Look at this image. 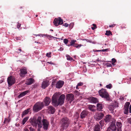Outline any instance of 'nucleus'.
<instances>
[{
    "instance_id": "10",
    "label": "nucleus",
    "mask_w": 131,
    "mask_h": 131,
    "mask_svg": "<svg viewBox=\"0 0 131 131\" xmlns=\"http://www.w3.org/2000/svg\"><path fill=\"white\" fill-rule=\"evenodd\" d=\"M104 116V114L102 113H97L94 116V118L97 121H99Z\"/></svg>"
},
{
    "instance_id": "37",
    "label": "nucleus",
    "mask_w": 131,
    "mask_h": 131,
    "mask_svg": "<svg viewBox=\"0 0 131 131\" xmlns=\"http://www.w3.org/2000/svg\"><path fill=\"white\" fill-rule=\"evenodd\" d=\"M130 103L129 102H127L125 104L124 106H129Z\"/></svg>"
},
{
    "instance_id": "26",
    "label": "nucleus",
    "mask_w": 131,
    "mask_h": 131,
    "mask_svg": "<svg viewBox=\"0 0 131 131\" xmlns=\"http://www.w3.org/2000/svg\"><path fill=\"white\" fill-rule=\"evenodd\" d=\"M29 118V117H26L25 118H24L22 122V124L23 125H24L25 124V123L28 120Z\"/></svg>"
},
{
    "instance_id": "14",
    "label": "nucleus",
    "mask_w": 131,
    "mask_h": 131,
    "mask_svg": "<svg viewBox=\"0 0 131 131\" xmlns=\"http://www.w3.org/2000/svg\"><path fill=\"white\" fill-rule=\"evenodd\" d=\"M66 96L67 99L71 101H72L74 99V96L72 94H68Z\"/></svg>"
},
{
    "instance_id": "60",
    "label": "nucleus",
    "mask_w": 131,
    "mask_h": 131,
    "mask_svg": "<svg viewBox=\"0 0 131 131\" xmlns=\"http://www.w3.org/2000/svg\"><path fill=\"white\" fill-rule=\"evenodd\" d=\"M24 131H29V130L27 128H25L24 129Z\"/></svg>"
},
{
    "instance_id": "20",
    "label": "nucleus",
    "mask_w": 131,
    "mask_h": 131,
    "mask_svg": "<svg viewBox=\"0 0 131 131\" xmlns=\"http://www.w3.org/2000/svg\"><path fill=\"white\" fill-rule=\"evenodd\" d=\"M34 80L32 78H29L27 80L26 84L28 85H30L34 82Z\"/></svg>"
},
{
    "instance_id": "24",
    "label": "nucleus",
    "mask_w": 131,
    "mask_h": 131,
    "mask_svg": "<svg viewBox=\"0 0 131 131\" xmlns=\"http://www.w3.org/2000/svg\"><path fill=\"white\" fill-rule=\"evenodd\" d=\"M29 109H28L27 110H25L24 111L22 114V117L24 116L25 115L27 114L29 112Z\"/></svg>"
},
{
    "instance_id": "52",
    "label": "nucleus",
    "mask_w": 131,
    "mask_h": 131,
    "mask_svg": "<svg viewBox=\"0 0 131 131\" xmlns=\"http://www.w3.org/2000/svg\"><path fill=\"white\" fill-rule=\"evenodd\" d=\"M68 24H67V23H65L64 25H63V26H65V27H68Z\"/></svg>"
},
{
    "instance_id": "29",
    "label": "nucleus",
    "mask_w": 131,
    "mask_h": 131,
    "mask_svg": "<svg viewBox=\"0 0 131 131\" xmlns=\"http://www.w3.org/2000/svg\"><path fill=\"white\" fill-rule=\"evenodd\" d=\"M128 107H126L125 108L124 110V113L125 114H127L128 113Z\"/></svg>"
},
{
    "instance_id": "58",
    "label": "nucleus",
    "mask_w": 131,
    "mask_h": 131,
    "mask_svg": "<svg viewBox=\"0 0 131 131\" xmlns=\"http://www.w3.org/2000/svg\"><path fill=\"white\" fill-rule=\"evenodd\" d=\"M92 25L94 26L93 27H96V28H97V27H96V25L94 24H92Z\"/></svg>"
},
{
    "instance_id": "53",
    "label": "nucleus",
    "mask_w": 131,
    "mask_h": 131,
    "mask_svg": "<svg viewBox=\"0 0 131 131\" xmlns=\"http://www.w3.org/2000/svg\"><path fill=\"white\" fill-rule=\"evenodd\" d=\"M21 24L18 23V25L17 26V27L18 28H19L20 27Z\"/></svg>"
},
{
    "instance_id": "63",
    "label": "nucleus",
    "mask_w": 131,
    "mask_h": 131,
    "mask_svg": "<svg viewBox=\"0 0 131 131\" xmlns=\"http://www.w3.org/2000/svg\"><path fill=\"white\" fill-rule=\"evenodd\" d=\"M91 28L92 30H94L96 28V27H92Z\"/></svg>"
},
{
    "instance_id": "15",
    "label": "nucleus",
    "mask_w": 131,
    "mask_h": 131,
    "mask_svg": "<svg viewBox=\"0 0 131 131\" xmlns=\"http://www.w3.org/2000/svg\"><path fill=\"white\" fill-rule=\"evenodd\" d=\"M88 112L85 110L83 111L81 113L80 116L81 118H83L87 115Z\"/></svg>"
},
{
    "instance_id": "62",
    "label": "nucleus",
    "mask_w": 131,
    "mask_h": 131,
    "mask_svg": "<svg viewBox=\"0 0 131 131\" xmlns=\"http://www.w3.org/2000/svg\"><path fill=\"white\" fill-rule=\"evenodd\" d=\"M129 112L130 113H131V107H129Z\"/></svg>"
},
{
    "instance_id": "54",
    "label": "nucleus",
    "mask_w": 131,
    "mask_h": 131,
    "mask_svg": "<svg viewBox=\"0 0 131 131\" xmlns=\"http://www.w3.org/2000/svg\"><path fill=\"white\" fill-rule=\"evenodd\" d=\"M5 119L6 121L7 122H9L10 121V119L8 118L7 119V118H5Z\"/></svg>"
},
{
    "instance_id": "39",
    "label": "nucleus",
    "mask_w": 131,
    "mask_h": 131,
    "mask_svg": "<svg viewBox=\"0 0 131 131\" xmlns=\"http://www.w3.org/2000/svg\"><path fill=\"white\" fill-rule=\"evenodd\" d=\"M102 107H97V109L98 111H102Z\"/></svg>"
},
{
    "instance_id": "28",
    "label": "nucleus",
    "mask_w": 131,
    "mask_h": 131,
    "mask_svg": "<svg viewBox=\"0 0 131 131\" xmlns=\"http://www.w3.org/2000/svg\"><path fill=\"white\" fill-rule=\"evenodd\" d=\"M66 57H67V59L69 61H71L72 60L74 61V60H73L72 58L70 57L69 55H67L66 56Z\"/></svg>"
},
{
    "instance_id": "36",
    "label": "nucleus",
    "mask_w": 131,
    "mask_h": 131,
    "mask_svg": "<svg viewBox=\"0 0 131 131\" xmlns=\"http://www.w3.org/2000/svg\"><path fill=\"white\" fill-rule=\"evenodd\" d=\"M99 123L100 124L101 126L102 127L103 126L104 121H103L101 120L100 121Z\"/></svg>"
},
{
    "instance_id": "11",
    "label": "nucleus",
    "mask_w": 131,
    "mask_h": 131,
    "mask_svg": "<svg viewBox=\"0 0 131 131\" xmlns=\"http://www.w3.org/2000/svg\"><path fill=\"white\" fill-rule=\"evenodd\" d=\"M20 73H19V75L21 77H23L25 76V75L27 74V70L25 68L20 69Z\"/></svg>"
},
{
    "instance_id": "13",
    "label": "nucleus",
    "mask_w": 131,
    "mask_h": 131,
    "mask_svg": "<svg viewBox=\"0 0 131 131\" xmlns=\"http://www.w3.org/2000/svg\"><path fill=\"white\" fill-rule=\"evenodd\" d=\"M110 129L112 130L115 131L116 129L115 124L114 123H112L110 126L108 128L107 130L110 131Z\"/></svg>"
},
{
    "instance_id": "16",
    "label": "nucleus",
    "mask_w": 131,
    "mask_h": 131,
    "mask_svg": "<svg viewBox=\"0 0 131 131\" xmlns=\"http://www.w3.org/2000/svg\"><path fill=\"white\" fill-rule=\"evenodd\" d=\"M48 83V82L46 81L43 82L42 83V88L43 89H45L49 85Z\"/></svg>"
},
{
    "instance_id": "3",
    "label": "nucleus",
    "mask_w": 131,
    "mask_h": 131,
    "mask_svg": "<svg viewBox=\"0 0 131 131\" xmlns=\"http://www.w3.org/2000/svg\"><path fill=\"white\" fill-rule=\"evenodd\" d=\"M100 95L102 98L106 99V100L110 101L111 100L110 95L106 89H102L99 91Z\"/></svg>"
},
{
    "instance_id": "9",
    "label": "nucleus",
    "mask_w": 131,
    "mask_h": 131,
    "mask_svg": "<svg viewBox=\"0 0 131 131\" xmlns=\"http://www.w3.org/2000/svg\"><path fill=\"white\" fill-rule=\"evenodd\" d=\"M54 24L56 26H58L59 25L62 24L63 23V20L60 17L58 18H56L53 21Z\"/></svg>"
},
{
    "instance_id": "6",
    "label": "nucleus",
    "mask_w": 131,
    "mask_h": 131,
    "mask_svg": "<svg viewBox=\"0 0 131 131\" xmlns=\"http://www.w3.org/2000/svg\"><path fill=\"white\" fill-rule=\"evenodd\" d=\"M42 127L44 130H47L50 126L49 122L46 119L41 120Z\"/></svg>"
},
{
    "instance_id": "56",
    "label": "nucleus",
    "mask_w": 131,
    "mask_h": 131,
    "mask_svg": "<svg viewBox=\"0 0 131 131\" xmlns=\"http://www.w3.org/2000/svg\"><path fill=\"white\" fill-rule=\"evenodd\" d=\"M119 99L121 100H123L124 99V97L123 96H121L119 98Z\"/></svg>"
},
{
    "instance_id": "5",
    "label": "nucleus",
    "mask_w": 131,
    "mask_h": 131,
    "mask_svg": "<svg viewBox=\"0 0 131 131\" xmlns=\"http://www.w3.org/2000/svg\"><path fill=\"white\" fill-rule=\"evenodd\" d=\"M70 122L69 119L67 117L63 118L61 121V129H66L68 126Z\"/></svg>"
},
{
    "instance_id": "42",
    "label": "nucleus",
    "mask_w": 131,
    "mask_h": 131,
    "mask_svg": "<svg viewBox=\"0 0 131 131\" xmlns=\"http://www.w3.org/2000/svg\"><path fill=\"white\" fill-rule=\"evenodd\" d=\"M108 49H102L101 50H100V51H102V52H105L108 51Z\"/></svg>"
},
{
    "instance_id": "44",
    "label": "nucleus",
    "mask_w": 131,
    "mask_h": 131,
    "mask_svg": "<svg viewBox=\"0 0 131 131\" xmlns=\"http://www.w3.org/2000/svg\"><path fill=\"white\" fill-rule=\"evenodd\" d=\"M73 25L74 24L73 23H71L70 24L69 26L71 29L73 27Z\"/></svg>"
},
{
    "instance_id": "18",
    "label": "nucleus",
    "mask_w": 131,
    "mask_h": 131,
    "mask_svg": "<svg viewBox=\"0 0 131 131\" xmlns=\"http://www.w3.org/2000/svg\"><path fill=\"white\" fill-rule=\"evenodd\" d=\"M116 125L117 127V131H122L121 127L122 125L121 123L119 122H117L116 123Z\"/></svg>"
},
{
    "instance_id": "19",
    "label": "nucleus",
    "mask_w": 131,
    "mask_h": 131,
    "mask_svg": "<svg viewBox=\"0 0 131 131\" xmlns=\"http://www.w3.org/2000/svg\"><path fill=\"white\" fill-rule=\"evenodd\" d=\"M111 118L112 117L111 115H106L105 116L104 119V120L105 122H110L111 119Z\"/></svg>"
},
{
    "instance_id": "25",
    "label": "nucleus",
    "mask_w": 131,
    "mask_h": 131,
    "mask_svg": "<svg viewBox=\"0 0 131 131\" xmlns=\"http://www.w3.org/2000/svg\"><path fill=\"white\" fill-rule=\"evenodd\" d=\"M91 100L94 103H96L98 101V100L97 98L92 97L90 98Z\"/></svg>"
},
{
    "instance_id": "27",
    "label": "nucleus",
    "mask_w": 131,
    "mask_h": 131,
    "mask_svg": "<svg viewBox=\"0 0 131 131\" xmlns=\"http://www.w3.org/2000/svg\"><path fill=\"white\" fill-rule=\"evenodd\" d=\"M112 61H108V62H112V63L113 65H115V63L116 62V60L115 58H113L112 59Z\"/></svg>"
},
{
    "instance_id": "48",
    "label": "nucleus",
    "mask_w": 131,
    "mask_h": 131,
    "mask_svg": "<svg viewBox=\"0 0 131 131\" xmlns=\"http://www.w3.org/2000/svg\"><path fill=\"white\" fill-rule=\"evenodd\" d=\"M127 119L128 123L131 124V118H128Z\"/></svg>"
},
{
    "instance_id": "61",
    "label": "nucleus",
    "mask_w": 131,
    "mask_h": 131,
    "mask_svg": "<svg viewBox=\"0 0 131 131\" xmlns=\"http://www.w3.org/2000/svg\"><path fill=\"white\" fill-rule=\"evenodd\" d=\"M49 36H48V37H50V38H57L56 37H54L53 36H50L49 35Z\"/></svg>"
},
{
    "instance_id": "2",
    "label": "nucleus",
    "mask_w": 131,
    "mask_h": 131,
    "mask_svg": "<svg viewBox=\"0 0 131 131\" xmlns=\"http://www.w3.org/2000/svg\"><path fill=\"white\" fill-rule=\"evenodd\" d=\"M30 122L31 124L34 126L36 127L38 125L37 131H41L40 128H42L41 123V117L40 116L38 117L37 119L35 117H34L31 119Z\"/></svg>"
},
{
    "instance_id": "40",
    "label": "nucleus",
    "mask_w": 131,
    "mask_h": 131,
    "mask_svg": "<svg viewBox=\"0 0 131 131\" xmlns=\"http://www.w3.org/2000/svg\"><path fill=\"white\" fill-rule=\"evenodd\" d=\"M68 40L67 39H64L63 42L64 43L66 44H67L68 43Z\"/></svg>"
},
{
    "instance_id": "7",
    "label": "nucleus",
    "mask_w": 131,
    "mask_h": 131,
    "mask_svg": "<svg viewBox=\"0 0 131 131\" xmlns=\"http://www.w3.org/2000/svg\"><path fill=\"white\" fill-rule=\"evenodd\" d=\"M77 41L76 40H72L70 42V44L67 45V46L69 47L73 46L74 47L78 49L81 46H83V45L81 44H80L75 43Z\"/></svg>"
},
{
    "instance_id": "31",
    "label": "nucleus",
    "mask_w": 131,
    "mask_h": 131,
    "mask_svg": "<svg viewBox=\"0 0 131 131\" xmlns=\"http://www.w3.org/2000/svg\"><path fill=\"white\" fill-rule=\"evenodd\" d=\"M106 88L107 89H111L112 88V84L110 83L108 85H106Z\"/></svg>"
},
{
    "instance_id": "22",
    "label": "nucleus",
    "mask_w": 131,
    "mask_h": 131,
    "mask_svg": "<svg viewBox=\"0 0 131 131\" xmlns=\"http://www.w3.org/2000/svg\"><path fill=\"white\" fill-rule=\"evenodd\" d=\"M42 109V107H33V111L35 112H37Z\"/></svg>"
},
{
    "instance_id": "64",
    "label": "nucleus",
    "mask_w": 131,
    "mask_h": 131,
    "mask_svg": "<svg viewBox=\"0 0 131 131\" xmlns=\"http://www.w3.org/2000/svg\"><path fill=\"white\" fill-rule=\"evenodd\" d=\"M79 86H78V85H77V86H76V89H79V88L78 87Z\"/></svg>"
},
{
    "instance_id": "38",
    "label": "nucleus",
    "mask_w": 131,
    "mask_h": 131,
    "mask_svg": "<svg viewBox=\"0 0 131 131\" xmlns=\"http://www.w3.org/2000/svg\"><path fill=\"white\" fill-rule=\"evenodd\" d=\"M51 53L50 52L49 53H47L46 54V56L48 57H51V56H50V54Z\"/></svg>"
},
{
    "instance_id": "57",
    "label": "nucleus",
    "mask_w": 131,
    "mask_h": 131,
    "mask_svg": "<svg viewBox=\"0 0 131 131\" xmlns=\"http://www.w3.org/2000/svg\"><path fill=\"white\" fill-rule=\"evenodd\" d=\"M47 63H48L49 64H54L51 61V62H47Z\"/></svg>"
},
{
    "instance_id": "30",
    "label": "nucleus",
    "mask_w": 131,
    "mask_h": 131,
    "mask_svg": "<svg viewBox=\"0 0 131 131\" xmlns=\"http://www.w3.org/2000/svg\"><path fill=\"white\" fill-rule=\"evenodd\" d=\"M110 34H112V32L110 30H106L105 35L107 36H109Z\"/></svg>"
},
{
    "instance_id": "45",
    "label": "nucleus",
    "mask_w": 131,
    "mask_h": 131,
    "mask_svg": "<svg viewBox=\"0 0 131 131\" xmlns=\"http://www.w3.org/2000/svg\"><path fill=\"white\" fill-rule=\"evenodd\" d=\"M28 128L30 130V131H34V129L31 127H29Z\"/></svg>"
},
{
    "instance_id": "32",
    "label": "nucleus",
    "mask_w": 131,
    "mask_h": 131,
    "mask_svg": "<svg viewBox=\"0 0 131 131\" xmlns=\"http://www.w3.org/2000/svg\"><path fill=\"white\" fill-rule=\"evenodd\" d=\"M94 107H89V109L91 111L95 112L96 111V109L94 108Z\"/></svg>"
},
{
    "instance_id": "50",
    "label": "nucleus",
    "mask_w": 131,
    "mask_h": 131,
    "mask_svg": "<svg viewBox=\"0 0 131 131\" xmlns=\"http://www.w3.org/2000/svg\"><path fill=\"white\" fill-rule=\"evenodd\" d=\"M102 106L103 105L102 104L98 103L97 104L96 106Z\"/></svg>"
},
{
    "instance_id": "49",
    "label": "nucleus",
    "mask_w": 131,
    "mask_h": 131,
    "mask_svg": "<svg viewBox=\"0 0 131 131\" xmlns=\"http://www.w3.org/2000/svg\"><path fill=\"white\" fill-rule=\"evenodd\" d=\"M79 115L78 113H76V114L75 117V118H78L79 117Z\"/></svg>"
},
{
    "instance_id": "21",
    "label": "nucleus",
    "mask_w": 131,
    "mask_h": 131,
    "mask_svg": "<svg viewBox=\"0 0 131 131\" xmlns=\"http://www.w3.org/2000/svg\"><path fill=\"white\" fill-rule=\"evenodd\" d=\"M29 92L28 90H27L26 91L23 92L21 93L18 96V97L20 98L21 97L23 96L28 93Z\"/></svg>"
},
{
    "instance_id": "34",
    "label": "nucleus",
    "mask_w": 131,
    "mask_h": 131,
    "mask_svg": "<svg viewBox=\"0 0 131 131\" xmlns=\"http://www.w3.org/2000/svg\"><path fill=\"white\" fill-rule=\"evenodd\" d=\"M113 105L114 106H118V104L117 101H115Z\"/></svg>"
},
{
    "instance_id": "4",
    "label": "nucleus",
    "mask_w": 131,
    "mask_h": 131,
    "mask_svg": "<svg viewBox=\"0 0 131 131\" xmlns=\"http://www.w3.org/2000/svg\"><path fill=\"white\" fill-rule=\"evenodd\" d=\"M51 101V99L48 97H46L44 99V103L38 102L36 103L33 106H44L49 105Z\"/></svg>"
},
{
    "instance_id": "55",
    "label": "nucleus",
    "mask_w": 131,
    "mask_h": 131,
    "mask_svg": "<svg viewBox=\"0 0 131 131\" xmlns=\"http://www.w3.org/2000/svg\"><path fill=\"white\" fill-rule=\"evenodd\" d=\"M93 51L94 52H100V50H96L95 49H93Z\"/></svg>"
},
{
    "instance_id": "12",
    "label": "nucleus",
    "mask_w": 131,
    "mask_h": 131,
    "mask_svg": "<svg viewBox=\"0 0 131 131\" xmlns=\"http://www.w3.org/2000/svg\"><path fill=\"white\" fill-rule=\"evenodd\" d=\"M63 81L59 80L57 82L56 85V87L58 89L61 88L64 84Z\"/></svg>"
},
{
    "instance_id": "1",
    "label": "nucleus",
    "mask_w": 131,
    "mask_h": 131,
    "mask_svg": "<svg viewBox=\"0 0 131 131\" xmlns=\"http://www.w3.org/2000/svg\"><path fill=\"white\" fill-rule=\"evenodd\" d=\"M65 98V95L63 94L59 96L58 93H55L52 98L51 102L52 105L57 106L59 105H61L64 102Z\"/></svg>"
},
{
    "instance_id": "43",
    "label": "nucleus",
    "mask_w": 131,
    "mask_h": 131,
    "mask_svg": "<svg viewBox=\"0 0 131 131\" xmlns=\"http://www.w3.org/2000/svg\"><path fill=\"white\" fill-rule=\"evenodd\" d=\"M108 109L110 111L112 112L114 110V107H108Z\"/></svg>"
},
{
    "instance_id": "41",
    "label": "nucleus",
    "mask_w": 131,
    "mask_h": 131,
    "mask_svg": "<svg viewBox=\"0 0 131 131\" xmlns=\"http://www.w3.org/2000/svg\"><path fill=\"white\" fill-rule=\"evenodd\" d=\"M105 65L108 67H111L112 64L111 63H107Z\"/></svg>"
},
{
    "instance_id": "8",
    "label": "nucleus",
    "mask_w": 131,
    "mask_h": 131,
    "mask_svg": "<svg viewBox=\"0 0 131 131\" xmlns=\"http://www.w3.org/2000/svg\"><path fill=\"white\" fill-rule=\"evenodd\" d=\"M7 81L9 86H11L14 84L16 82L15 78L11 76L8 77Z\"/></svg>"
},
{
    "instance_id": "33",
    "label": "nucleus",
    "mask_w": 131,
    "mask_h": 131,
    "mask_svg": "<svg viewBox=\"0 0 131 131\" xmlns=\"http://www.w3.org/2000/svg\"><path fill=\"white\" fill-rule=\"evenodd\" d=\"M75 94L77 96H79L80 94V93L77 90H75L74 92Z\"/></svg>"
},
{
    "instance_id": "47",
    "label": "nucleus",
    "mask_w": 131,
    "mask_h": 131,
    "mask_svg": "<svg viewBox=\"0 0 131 131\" xmlns=\"http://www.w3.org/2000/svg\"><path fill=\"white\" fill-rule=\"evenodd\" d=\"M39 36H41L43 37L44 36H46L47 37H48V36H49V35H45L44 34H41V35H39Z\"/></svg>"
},
{
    "instance_id": "51",
    "label": "nucleus",
    "mask_w": 131,
    "mask_h": 131,
    "mask_svg": "<svg viewBox=\"0 0 131 131\" xmlns=\"http://www.w3.org/2000/svg\"><path fill=\"white\" fill-rule=\"evenodd\" d=\"M116 25V24H113V25H110L109 26V27H114L115 25Z\"/></svg>"
},
{
    "instance_id": "59",
    "label": "nucleus",
    "mask_w": 131,
    "mask_h": 131,
    "mask_svg": "<svg viewBox=\"0 0 131 131\" xmlns=\"http://www.w3.org/2000/svg\"><path fill=\"white\" fill-rule=\"evenodd\" d=\"M63 48H62V47H60V49H58L59 50H60L61 51L62 50H63Z\"/></svg>"
},
{
    "instance_id": "23",
    "label": "nucleus",
    "mask_w": 131,
    "mask_h": 131,
    "mask_svg": "<svg viewBox=\"0 0 131 131\" xmlns=\"http://www.w3.org/2000/svg\"><path fill=\"white\" fill-rule=\"evenodd\" d=\"M100 127L99 125H97L95 127L94 131H100Z\"/></svg>"
},
{
    "instance_id": "35",
    "label": "nucleus",
    "mask_w": 131,
    "mask_h": 131,
    "mask_svg": "<svg viewBox=\"0 0 131 131\" xmlns=\"http://www.w3.org/2000/svg\"><path fill=\"white\" fill-rule=\"evenodd\" d=\"M21 51V49H17L15 50V51L17 53H20Z\"/></svg>"
},
{
    "instance_id": "17",
    "label": "nucleus",
    "mask_w": 131,
    "mask_h": 131,
    "mask_svg": "<svg viewBox=\"0 0 131 131\" xmlns=\"http://www.w3.org/2000/svg\"><path fill=\"white\" fill-rule=\"evenodd\" d=\"M55 109L53 107H49L48 109V111L49 113L53 114L54 113Z\"/></svg>"
},
{
    "instance_id": "46",
    "label": "nucleus",
    "mask_w": 131,
    "mask_h": 131,
    "mask_svg": "<svg viewBox=\"0 0 131 131\" xmlns=\"http://www.w3.org/2000/svg\"><path fill=\"white\" fill-rule=\"evenodd\" d=\"M83 83L81 82L77 84L78 86H80L83 85Z\"/></svg>"
}]
</instances>
